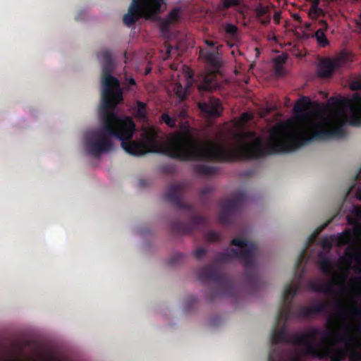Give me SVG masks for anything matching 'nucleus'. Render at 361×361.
Here are the masks:
<instances>
[{"label":"nucleus","instance_id":"obj_8","mask_svg":"<svg viewBox=\"0 0 361 361\" xmlns=\"http://www.w3.org/2000/svg\"><path fill=\"white\" fill-rule=\"evenodd\" d=\"M348 61V54L342 51L333 58L321 57L317 66V75L320 78H329L335 71Z\"/></svg>","mask_w":361,"mask_h":361},{"label":"nucleus","instance_id":"obj_34","mask_svg":"<svg viewBox=\"0 0 361 361\" xmlns=\"http://www.w3.org/2000/svg\"><path fill=\"white\" fill-rule=\"evenodd\" d=\"M179 113L183 114V113H186V112L183 111H180Z\"/></svg>","mask_w":361,"mask_h":361},{"label":"nucleus","instance_id":"obj_27","mask_svg":"<svg viewBox=\"0 0 361 361\" xmlns=\"http://www.w3.org/2000/svg\"><path fill=\"white\" fill-rule=\"evenodd\" d=\"M205 44L210 47H213L216 45V42L212 40H206Z\"/></svg>","mask_w":361,"mask_h":361},{"label":"nucleus","instance_id":"obj_1","mask_svg":"<svg viewBox=\"0 0 361 361\" xmlns=\"http://www.w3.org/2000/svg\"><path fill=\"white\" fill-rule=\"evenodd\" d=\"M296 115L278 123L270 131L267 141L270 152H291L308 141L329 140L344 134L343 118L345 114Z\"/></svg>","mask_w":361,"mask_h":361},{"label":"nucleus","instance_id":"obj_9","mask_svg":"<svg viewBox=\"0 0 361 361\" xmlns=\"http://www.w3.org/2000/svg\"><path fill=\"white\" fill-rule=\"evenodd\" d=\"M261 145L262 139L251 134L249 141L241 147L242 157L252 158L258 155L261 152Z\"/></svg>","mask_w":361,"mask_h":361},{"label":"nucleus","instance_id":"obj_6","mask_svg":"<svg viewBox=\"0 0 361 361\" xmlns=\"http://www.w3.org/2000/svg\"><path fill=\"white\" fill-rule=\"evenodd\" d=\"M167 153L171 157L183 159L220 158L221 149L212 143L197 145L190 139H183L177 135L170 143Z\"/></svg>","mask_w":361,"mask_h":361},{"label":"nucleus","instance_id":"obj_19","mask_svg":"<svg viewBox=\"0 0 361 361\" xmlns=\"http://www.w3.org/2000/svg\"><path fill=\"white\" fill-rule=\"evenodd\" d=\"M171 23L165 19L161 23L160 30L163 35H166L170 32Z\"/></svg>","mask_w":361,"mask_h":361},{"label":"nucleus","instance_id":"obj_12","mask_svg":"<svg viewBox=\"0 0 361 361\" xmlns=\"http://www.w3.org/2000/svg\"><path fill=\"white\" fill-rule=\"evenodd\" d=\"M269 11V8L266 6H263L259 4L255 8V13L257 18L260 19V23L262 25H267L271 21V18L269 16H267Z\"/></svg>","mask_w":361,"mask_h":361},{"label":"nucleus","instance_id":"obj_10","mask_svg":"<svg viewBox=\"0 0 361 361\" xmlns=\"http://www.w3.org/2000/svg\"><path fill=\"white\" fill-rule=\"evenodd\" d=\"M320 27L312 35V38H315L317 43L319 47H326L329 44V40L327 39L326 32L329 25L326 20H321L319 22Z\"/></svg>","mask_w":361,"mask_h":361},{"label":"nucleus","instance_id":"obj_31","mask_svg":"<svg viewBox=\"0 0 361 361\" xmlns=\"http://www.w3.org/2000/svg\"><path fill=\"white\" fill-rule=\"evenodd\" d=\"M357 25L359 27V28L361 30V12L359 16V19L357 20Z\"/></svg>","mask_w":361,"mask_h":361},{"label":"nucleus","instance_id":"obj_23","mask_svg":"<svg viewBox=\"0 0 361 361\" xmlns=\"http://www.w3.org/2000/svg\"><path fill=\"white\" fill-rule=\"evenodd\" d=\"M350 88L352 90H361V80H356L353 81L350 85Z\"/></svg>","mask_w":361,"mask_h":361},{"label":"nucleus","instance_id":"obj_16","mask_svg":"<svg viewBox=\"0 0 361 361\" xmlns=\"http://www.w3.org/2000/svg\"><path fill=\"white\" fill-rule=\"evenodd\" d=\"M323 14V11L322 8H319L315 3L312 4L309 11V16L315 19L317 17L322 16Z\"/></svg>","mask_w":361,"mask_h":361},{"label":"nucleus","instance_id":"obj_15","mask_svg":"<svg viewBox=\"0 0 361 361\" xmlns=\"http://www.w3.org/2000/svg\"><path fill=\"white\" fill-rule=\"evenodd\" d=\"M180 9L178 8H173L166 17L165 20L171 24L178 20L180 17Z\"/></svg>","mask_w":361,"mask_h":361},{"label":"nucleus","instance_id":"obj_29","mask_svg":"<svg viewBox=\"0 0 361 361\" xmlns=\"http://www.w3.org/2000/svg\"><path fill=\"white\" fill-rule=\"evenodd\" d=\"M319 94L321 95V98L324 99H326L328 97V93L327 92H323V91H320L319 92Z\"/></svg>","mask_w":361,"mask_h":361},{"label":"nucleus","instance_id":"obj_25","mask_svg":"<svg viewBox=\"0 0 361 361\" xmlns=\"http://www.w3.org/2000/svg\"><path fill=\"white\" fill-rule=\"evenodd\" d=\"M293 18L295 20H296L299 23H301L302 22V18L298 13H294L293 15Z\"/></svg>","mask_w":361,"mask_h":361},{"label":"nucleus","instance_id":"obj_26","mask_svg":"<svg viewBox=\"0 0 361 361\" xmlns=\"http://www.w3.org/2000/svg\"><path fill=\"white\" fill-rule=\"evenodd\" d=\"M110 148V146L106 145V144H104V143H102L99 146V150L101 151H104V150H108Z\"/></svg>","mask_w":361,"mask_h":361},{"label":"nucleus","instance_id":"obj_33","mask_svg":"<svg viewBox=\"0 0 361 361\" xmlns=\"http://www.w3.org/2000/svg\"><path fill=\"white\" fill-rule=\"evenodd\" d=\"M243 113L248 114V113H252V111H244Z\"/></svg>","mask_w":361,"mask_h":361},{"label":"nucleus","instance_id":"obj_24","mask_svg":"<svg viewBox=\"0 0 361 361\" xmlns=\"http://www.w3.org/2000/svg\"><path fill=\"white\" fill-rule=\"evenodd\" d=\"M232 243L233 245H235L236 246H239V247H243V246H245L247 245V243L246 242H244L239 239H235L233 240Z\"/></svg>","mask_w":361,"mask_h":361},{"label":"nucleus","instance_id":"obj_18","mask_svg":"<svg viewBox=\"0 0 361 361\" xmlns=\"http://www.w3.org/2000/svg\"><path fill=\"white\" fill-rule=\"evenodd\" d=\"M162 120L164 122L170 127H173L176 123V119L171 114H163Z\"/></svg>","mask_w":361,"mask_h":361},{"label":"nucleus","instance_id":"obj_4","mask_svg":"<svg viewBox=\"0 0 361 361\" xmlns=\"http://www.w3.org/2000/svg\"><path fill=\"white\" fill-rule=\"evenodd\" d=\"M102 63V99L99 113H116L117 106L123 102V92L118 78L111 75L114 61L111 52L103 50L97 54Z\"/></svg>","mask_w":361,"mask_h":361},{"label":"nucleus","instance_id":"obj_20","mask_svg":"<svg viewBox=\"0 0 361 361\" xmlns=\"http://www.w3.org/2000/svg\"><path fill=\"white\" fill-rule=\"evenodd\" d=\"M351 116L349 124L351 126H360L361 124V114H351Z\"/></svg>","mask_w":361,"mask_h":361},{"label":"nucleus","instance_id":"obj_2","mask_svg":"<svg viewBox=\"0 0 361 361\" xmlns=\"http://www.w3.org/2000/svg\"><path fill=\"white\" fill-rule=\"evenodd\" d=\"M135 131L134 122L130 117H121L118 114H109L103 132L105 139L113 137L121 141V146L129 154L141 156L149 152H159L156 149L155 132L150 129L143 134V143L125 142L133 137Z\"/></svg>","mask_w":361,"mask_h":361},{"label":"nucleus","instance_id":"obj_5","mask_svg":"<svg viewBox=\"0 0 361 361\" xmlns=\"http://www.w3.org/2000/svg\"><path fill=\"white\" fill-rule=\"evenodd\" d=\"M290 113H361V96L356 93L350 98L331 97L326 103L302 96Z\"/></svg>","mask_w":361,"mask_h":361},{"label":"nucleus","instance_id":"obj_3","mask_svg":"<svg viewBox=\"0 0 361 361\" xmlns=\"http://www.w3.org/2000/svg\"><path fill=\"white\" fill-rule=\"evenodd\" d=\"M220 47L221 45L216 47V51H206L204 59L213 71L200 75L195 82V87L201 97L197 102L201 113H222L224 110L221 100L209 94L210 92L219 89L221 86L217 75L222 64V59L219 53Z\"/></svg>","mask_w":361,"mask_h":361},{"label":"nucleus","instance_id":"obj_28","mask_svg":"<svg viewBox=\"0 0 361 361\" xmlns=\"http://www.w3.org/2000/svg\"><path fill=\"white\" fill-rule=\"evenodd\" d=\"M276 109H277L276 105H274V106L269 107L265 113H270V111L276 110ZM257 113H263V112L262 111H258Z\"/></svg>","mask_w":361,"mask_h":361},{"label":"nucleus","instance_id":"obj_21","mask_svg":"<svg viewBox=\"0 0 361 361\" xmlns=\"http://www.w3.org/2000/svg\"><path fill=\"white\" fill-rule=\"evenodd\" d=\"M240 0H224L223 6L225 9H228L232 6H238Z\"/></svg>","mask_w":361,"mask_h":361},{"label":"nucleus","instance_id":"obj_32","mask_svg":"<svg viewBox=\"0 0 361 361\" xmlns=\"http://www.w3.org/2000/svg\"><path fill=\"white\" fill-rule=\"evenodd\" d=\"M305 27L306 29L310 30V27H311V23H306V24L305 25Z\"/></svg>","mask_w":361,"mask_h":361},{"label":"nucleus","instance_id":"obj_7","mask_svg":"<svg viewBox=\"0 0 361 361\" xmlns=\"http://www.w3.org/2000/svg\"><path fill=\"white\" fill-rule=\"evenodd\" d=\"M164 4V0H132L128 13L123 16V23L130 27L142 18H150L161 11Z\"/></svg>","mask_w":361,"mask_h":361},{"label":"nucleus","instance_id":"obj_13","mask_svg":"<svg viewBox=\"0 0 361 361\" xmlns=\"http://www.w3.org/2000/svg\"><path fill=\"white\" fill-rule=\"evenodd\" d=\"M226 37L233 41L238 39V28L236 25L231 23H226L224 26Z\"/></svg>","mask_w":361,"mask_h":361},{"label":"nucleus","instance_id":"obj_14","mask_svg":"<svg viewBox=\"0 0 361 361\" xmlns=\"http://www.w3.org/2000/svg\"><path fill=\"white\" fill-rule=\"evenodd\" d=\"M147 103L141 101H135L131 106L133 110L132 113H147Z\"/></svg>","mask_w":361,"mask_h":361},{"label":"nucleus","instance_id":"obj_22","mask_svg":"<svg viewBox=\"0 0 361 361\" xmlns=\"http://www.w3.org/2000/svg\"><path fill=\"white\" fill-rule=\"evenodd\" d=\"M275 73L277 76H283L285 75V68L283 65L277 63L275 66Z\"/></svg>","mask_w":361,"mask_h":361},{"label":"nucleus","instance_id":"obj_17","mask_svg":"<svg viewBox=\"0 0 361 361\" xmlns=\"http://www.w3.org/2000/svg\"><path fill=\"white\" fill-rule=\"evenodd\" d=\"M136 85H137L136 81L133 78L126 77V80L123 82V86L127 90H128V91L133 90V87H135Z\"/></svg>","mask_w":361,"mask_h":361},{"label":"nucleus","instance_id":"obj_30","mask_svg":"<svg viewBox=\"0 0 361 361\" xmlns=\"http://www.w3.org/2000/svg\"><path fill=\"white\" fill-rule=\"evenodd\" d=\"M274 18V20L276 22V23H279V20H280L279 14L275 13Z\"/></svg>","mask_w":361,"mask_h":361},{"label":"nucleus","instance_id":"obj_35","mask_svg":"<svg viewBox=\"0 0 361 361\" xmlns=\"http://www.w3.org/2000/svg\"><path fill=\"white\" fill-rule=\"evenodd\" d=\"M149 71H150V69L147 70V73H149Z\"/></svg>","mask_w":361,"mask_h":361},{"label":"nucleus","instance_id":"obj_11","mask_svg":"<svg viewBox=\"0 0 361 361\" xmlns=\"http://www.w3.org/2000/svg\"><path fill=\"white\" fill-rule=\"evenodd\" d=\"M192 87V84L187 80L183 86L180 82H174L171 85V90L175 97L179 101H184L188 96Z\"/></svg>","mask_w":361,"mask_h":361}]
</instances>
